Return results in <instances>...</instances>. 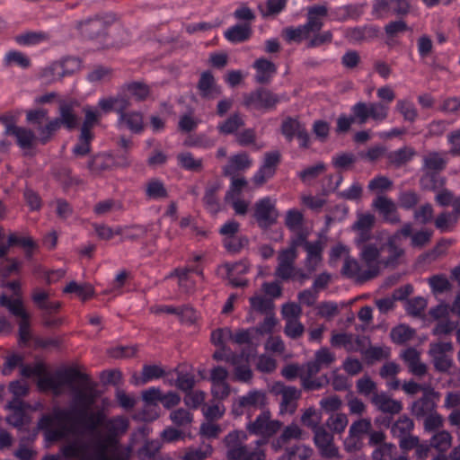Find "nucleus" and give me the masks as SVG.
<instances>
[{
	"instance_id": "50",
	"label": "nucleus",
	"mask_w": 460,
	"mask_h": 460,
	"mask_svg": "<svg viewBox=\"0 0 460 460\" xmlns=\"http://www.w3.org/2000/svg\"><path fill=\"white\" fill-rule=\"evenodd\" d=\"M66 294H75L80 299L85 301L93 295V288L88 284H78L75 281H70L64 288Z\"/></svg>"
},
{
	"instance_id": "41",
	"label": "nucleus",
	"mask_w": 460,
	"mask_h": 460,
	"mask_svg": "<svg viewBox=\"0 0 460 460\" xmlns=\"http://www.w3.org/2000/svg\"><path fill=\"white\" fill-rule=\"evenodd\" d=\"M40 77L46 84H52L56 81L62 79L64 76V70H62V66L58 62L54 61L44 68L41 69L40 73Z\"/></svg>"
},
{
	"instance_id": "49",
	"label": "nucleus",
	"mask_w": 460,
	"mask_h": 460,
	"mask_svg": "<svg viewBox=\"0 0 460 460\" xmlns=\"http://www.w3.org/2000/svg\"><path fill=\"white\" fill-rule=\"evenodd\" d=\"M178 164L186 171L199 172L202 170V159H195L190 152L177 155Z\"/></svg>"
},
{
	"instance_id": "56",
	"label": "nucleus",
	"mask_w": 460,
	"mask_h": 460,
	"mask_svg": "<svg viewBox=\"0 0 460 460\" xmlns=\"http://www.w3.org/2000/svg\"><path fill=\"white\" fill-rule=\"evenodd\" d=\"M423 429L426 433H434L443 429L445 424L444 417L437 411L431 413L424 418Z\"/></svg>"
},
{
	"instance_id": "30",
	"label": "nucleus",
	"mask_w": 460,
	"mask_h": 460,
	"mask_svg": "<svg viewBox=\"0 0 460 460\" xmlns=\"http://www.w3.org/2000/svg\"><path fill=\"white\" fill-rule=\"evenodd\" d=\"M252 165V160L248 154L245 152L232 155L228 163L223 168V173L225 176L235 175L240 171H244L250 168Z\"/></svg>"
},
{
	"instance_id": "58",
	"label": "nucleus",
	"mask_w": 460,
	"mask_h": 460,
	"mask_svg": "<svg viewBox=\"0 0 460 460\" xmlns=\"http://www.w3.org/2000/svg\"><path fill=\"white\" fill-rule=\"evenodd\" d=\"M146 195L151 199H159L166 198L168 192L160 180L152 179L146 184Z\"/></svg>"
},
{
	"instance_id": "19",
	"label": "nucleus",
	"mask_w": 460,
	"mask_h": 460,
	"mask_svg": "<svg viewBox=\"0 0 460 460\" xmlns=\"http://www.w3.org/2000/svg\"><path fill=\"white\" fill-rule=\"evenodd\" d=\"M361 264L362 266L357 259L351 256H347L344 260L341 274L349 279H357L359 281H367L376 278L381 272L378 271L376 274L368 278L366 273L370 270L369 266L362 262Z\"/></svg>"
},
{
	"instance_id": "22",
	"label": "nucleus",
	"mask_w": 460,
	"mask_h": 460,
	"mask_svg": "<svg viewBox=\"0 0 460 460\" xmlns=\"http://www.w3.org/2000/svg\"><path fill=\"white\" fill-rule=\"evenodd\" d=\"M98 106L104 113L115 111L119 118L122 114L128 112L127 110L130 106V102L128 96L123 91V93H119L116 96L101 98L98 102Z\"/></svg>"
},
{
	"instance_id": "53",
	"label": "nucleus",
	"mask_w": 460,
	"mask_h": 460,
	"mask_svg": "<svg viewBox=\"0 0 460 460\" xmlns=\"http://www.w3.org/2000/svg\"><path fill=\"white\" fill-rule=\"evenodd\" d=\"M396 110L403 117L405 121L411 123L415 122L419 115L414 103L408 100H398Z\"/></svg>"
},
{
	"instance_id": "35",
	"label": "nucleus",
	"mask_w": 460,
	"mask_h": 460,
	"mask_svg": "<svg viewBox=\"0 0 460 460\" xmlns=\"http://www.w3.org/2000/svg\"><path fill=\"white\" fill-rule=\"evenodd\" d=\"M119 123L132 133L139 134L144 129L143 115L139 111H128L119 118Z\"/></svg>"
},
{
	"instance_id": "44",
	"label": "nucleus",
	"mask_w": 460,
	"mask_h": 460,
	"mask_svg": "<svg viewBox=\"0 0 460 460\" xmlns=\"http://www.w3.org/2000/svg\"><path fill=\"white\" fill-rule=\"evenodd\" d=\"M94 138L93 133L80 131L77 143L74 146L72 153L78 157H84L91 152L92 141Z\"/></svg>"
},
{
	"instance_id": "38",
	"label": "nucleus",
	"mask_w": 460,
	"mask_h": 460,
	"mask_svg": "<svg viewBox=\"0 0 460 460\" xmlns=\"http://www.w3.org/2000/svg\"><path fill=\"white\" fill-rule=\"evenodd\" d=\"M8 243L11 247L19 246L25 250V257L31 259L33 256V251L38 247L36 242L30 236H21L15 233L8 235Z\"/></svg>"
},
{
	"instance_id": "31",
	"label": "nucleus",
	"mask_w": 460,
	"mask_h": 460,
	"mask_svg": "<svg viewBox=\"0 0 460 460\" xmlns=\"http://www.w3.org/2000/svg\"><path fill=\"white\" fill-rule=\"evenodd\" d=\"M252 34L250 23H237L229 27L224 33L225 38L231 43H242L248 40Z\"/></svg>"
},
{
	"instance_id": "40",
	"label": "nucleus",
	"mask_w": 460,
	"mask_h": 460,
	"mask_svg": "<svg viewBox=\"0 0 460 460\" xmlns=\"http://www.w3.org/2000/svg\"><path fill=\"white\" fill-rule=\"evenodd\" d=\"M452 435L445 429L434 432L430 438V446L440 453H446L452 445Z\"/></svg>"
},
{
	"instance_id": "9",
	"label": "nucleus",
	"mask_w": 460,
	"mask_h": 460,
	"mask_svg": "<svg viewBox=\"0 0 460 460\" xmlns=\"http://www.w3.org/2000/svg\"><path fill=\"white\" fill-rule=\"evenodd\" d=\"M267 403L266 394L262 391L252 390L243 396H239L233 403V413L236 416L252 414L258 410H263Z\"/></svg>"
},
{
	"instance_id": "63",
	"label": "nucleus",
	"mask_w": 460,
	"mask_h": 460,
	"mask_svg": "<svg viewBox=\"0 0 460 460\" xmlns=\"http://www.w3.org/2000/svg\"><path fill=\"white\" fill-rule=\"evenodd\" d=\"M84 120L83 122L80 131L85 133H93L92 128L100 122L101 113L98 111L93 110L90 107H85L84 109Z\"/></svg>"
},
{
	"instance_id": "33",
	"label": "nucleus",
	"mask_w": 460,
	"mask_h": 460,
	"mask_svg": "<svg viewBox=\"0 0 460 460\" xmlns=\"http://www.w3.org/2000/svg\"><path fill=\"white\" fill-rule=\"evenodd\" d=\"M86 376H89L88 375H86ZM89 382H90V377H88L87 382L83 383L81 381H75L71 385H69L75 393L74 402L76 405L75 407H73L72 409H85V411H89L90 407L93 404L94 396L92 393L84 391L78 387L74 386V385L75 383L82 385H85Z\"/></svg>"
},
{
	"instance_id": "8",
	"label": "nucleus",
	"mask_w": 460,
	"mask_h": 460,
	"mask_svg": "<svg viewBox=\"0 0 460 460\" xmlns=\"http://www.w3.org/2000/svg\"><path fill=\"white\" fill-rule=\"evenodd\" d=\"M412 235V225L411 223H405L402 228L397 230L394 234L387 237L385 243V267L396 268L400 263V259L404 255V249L397 244V241L401 236L411 237Z\"/></svg>"
},
{
	"instance_id": "46",
	"label": "nucleus",
	"mask_w": 460,
	"mask_h": 460,
	"mask_svg": "<svg viewBox=\"0 0 460 460\" xmlns=\"http://www.w3.org/2000/svg\"><path fill=\"white\" fill-rule=\"evenodd\" d=\"M309 36L310 34L304 24L297 27H287L282 31V37L288 43H300L308 39Z\"/></svg>"
},
{
	"instance_id": "12",
	"label": "nucleus",
	"mask_w": 460,
	"mask_h": 460,
	"mask_svg": "<svg viewBox=\"0 0 460 460\" xmlns=\"http://www.w3.org/2000/svg\"><path fill=\"white\" fill-rule=\"evenodd\" d=\"M253 217L259 227L264 230L276 224L279 212L270 197L262 198L254 204Z\"/></svg>"
},
{
	"instance_id": "52",
	"label": "nucleus",
	"mask_w": 460,
	"mask_h": 460,
	"mask_svg": "<svg viewBox=\"0 0 460 460\" xmlns=\"http://www.w3.org/2000/svg\"><path fill=\"white\" fill-rule=\"evenodd\" d=\"M16 144L22 149H30L35 141H38V134L27 128L21 127L15 135Z\"/></svg>"
},
{
	"instance_id": "24",
	"label": "nucleus",
	"mask_w": 460,
	"mask_h": 460,
	"mask_svg": "<svg viewBox=\"0 0 460 460\" xmlns=\"http://www.w3.org/2000/svg\"><path fill=\"white\" fill-rule=\"evenodd\" d=\"M296 234L291 238L290 244L287 249L279 252L278 259H283V265L289 266L293 260L298 257L297 248L305 247L309 243L307 234L304 231L296 230Z\"/></svg>"
},
{
	"instance_id": "20",
	"label": "nucleus",
	"mask_w": 460,
	"mask_h": 460,
	"mask_svg": "<svg viewBox=\"0 0 460 460\" xmlns=\"http://www.w3.org/2000/svg\"><path fill=\"white\" fill-rule=\"evenodd\" d=\"M314 440L321 455L325 457L338 456V448L333 444V436L323 426H318L314 430Z\"/></svg>"
},
{
	"instance_id": "51",
	"label": "nucleus",
	"mask_w": 460,
	"mask_h": 460,
	"mask_svg": "<svg viewBox=\"0 0 460 460\" xmlns=\"http://www.w3.org/2000/svg\"><path fill=\"white\" fill-rule=\"evenodd\" d=\"M305 125L297 119L288 117L281 124V133L287 141L291 142Z\"/></svg>"
},
{
	"instance_id": "21",
	"label": "nucleus",
	"mask_w": 460,
	"mask_h": 460,
	"mask_svg": "<svg viewBox=\"0 0 460 460\" xmlns=\"http://www.w3.org/2000/svg\"><path fill=\"white\" fill-rule=\"evenodd\" d=\"M78 30L84 38L90 40L100 39L102 41L107 34V24L102 19L96 16L80 22Z\"/></svg>"
},
{
	"instance_id": "64",
	"label": "nucleus",
	"mask_w": 460,
	"mask_h": 460,
	"mask_svg": "<svg viewBox=\"0 0 460 460\" xmlns=\"http://www.w3.org/2000/svg\"><path fill=\"white\" fill-rule=\"evenodd\" d=\"M356 388L358 393L365 397L378 394L376 384L368 376L359 378L356 383Z\"/></svg>"
},
{
	"instance_id": "57",
	"label": "nucleus",
	"mask_w": 460,
	"mask_h": 460,
	"mask_svg": "<svg viewBox=\"0 0 460 460\" xmlns=\"http://www.w3.org/2000/svg\"><path fill=\"white\" fill-rule=\"evenodd\" d=\"M48 34L41 31H29L17 35L15 40L22 46H34L48 40Z\"/></svg>"
},
{
	"instance_id": "55",
	"label": "nucleus",
	"mask_w": 460,
	"mask_h": 460,
	"mask_svg": "<svg viewBox=\"0 0 460 460\" xmlns=\"http://www.w3.org/2000/svg\"><path fill=\"white\" fill-rule=\"evenodd\" d=\"M165 371L163 367L158 365H148L146 364L142 368V376L140 377V382L137 380L135 381V384H146L152 380L159 379L164 376Z\"/></svg>"
},
{
	"instance_id": "2",
	"label": "nucleus",
	"mask_w": 460,
	"mask_h": 460,
	"mask_svg": "<svg viewBox=\"0 0 460 460\" xmlns=\"http://www.w3.org/2000/svg\"><path fill=\"white\" fill-rule=\"evenodd\" d=\"M128 425L123 416L105 418V433H98L93 440V452H90L89 443L76 438L62 447V454L66 458L79 460H128L131 449L123 447L119 442V437L126 433Z\"/></svg>"
},
{
	"instance_id": "34",
	"label": "nucleus",
	"mask_w": 460,
	"mask_h": 460,
	"mask_svg": "<svg viewBox=\"0 0 460 460\" xmlns=\"http://www.w3.org/2000/svg\"><path fill=\"white\" fill-rule=\"evenodd\" d=\"M244 126V119L239 112L232 113L227 119L217 124V130L222 135H235Z\"/></svg>"
},
{
	"instance_id": "28",
	"label": "nucleus",
	"mask_w": 460,
	"mask_h": 460,
	"mask_svg": "<svg viewBox=\"0 0 460 460\" xmlns=\"http://www.w3.org/2000/svg\"><path fill=\"white\" fill-rule=\"evenodd\" d=\"M328 14L325 5L315 4L308 9L306 22L304 24L309 34L319 32L323 26V19Z\"/></svg>"
},
{
	"instance_id": "11",
	"label": "nucleus",
	"mask_w": 460,
	"mask_h": 460,
	"mask_svg": "<svg viewBox=\"0 0 460 460\" xmlns=\"http://www.w3.org/2000/svg\"><path fill=\"white\" fill-rule=\"evenodd\" d=\"M237 438V436L229 434L226 440L227 442V458L230 460H264V451L260 447L264 441L257 440L256 447L252 448L247 445H241L239 443L230 446L233 439Z\"/></svg>"
},
{
	"instance_id": "3",
	"label": "nucleus",
	"mask_w": 460,
	"mask_h": 460,
	"mask_svg": "<svg viewBox=\"0 0 460 460\" xmlns=\"http://www.w3.org/2000/svg\"><path fill=\"white\" fill-rule=\"evenodd\" d=\"M20 374L24 378L37 376V386L40 391H52L56 394H59L64 385H71L75 381L83 383L88 381L86 374L82 373L76 367H69L57 370L51 375L44 362H36L33 366L30 364H22Z\"/></svg>"
},
{
	"instance_id": "23",
	"label": "nucleus",
	"mask_w": 460,
	"mask_h": 460,
	"mask_svg": "<svg viewBox=\"0 0 460 460\" xmlns=\"http://www.w3.org/2000/svg\"><path fill=\"white\" fill-rule=\"evenodd\" d=\"M373 208L383 217L385 222L395 225L401 221L395 203L385 196H377L372 203Z\"/></svg>"
},
{
	"instance_id": "61",
	"label": "nucleus",
	"mask_w": 460,
	"mask_h": 460,
	"mask_svg": "<svg viewBox=\"0 0 460 460\" xmlns=\"http://www.w3.org/2000/svg\"><path fill=\"white\" fill-rule=\"evenodd\" d=\"M447 165V161L437 152L429 154L424 157V167L427 172H439Z\"/></svg>"
},
{
	"instance_id": "1",
	"label": "nucleus",
	"mask_w": 460,
	"mask_h": 460,
	"mask_svg": "<svg viewBox=\"0 0 460 460\" xmlns=\"http://www.w3.org/2000/svg\"><path fill=\"white\" fill-rule=\"evenodd\" d=\"M106 415L102 411H90L85 409L65 410L54 408L51 413L42 414L38 421V429L43 431L46 442L53 444L64 439L68 433L89 435L90 452H93V440L102 433Z\"/></svg>"
},
{
	"instance_id": "27",
	"label": "nucleus",
	"mask_w": 460,
	"mask_h": 460,
	"mask_svg": "<svg viewBox=\"0 0 460 460\" xmlns=\"http://www.w3.org/2000/svg\"><path fill=\"white\" fill-rule=\"evenodd\" d=\"M370 402L378 411L384 413L397 414L402 410V403L390 398L385 392L374 394L370 397Z\"/></svg>"
},
{
	"instance_id": "42",
	"label": "nucleus",
	"mask_w": 460,
	"mask_h": 460,
	"mask_svg": "<svg viewBox=\"0 0 460 460\" xmlns=\"http://www.w3.org/2000/svg\"><path fill=\"white\" fill-rule=\"evenodd\" d=\"M48 110L46 109H33L26 111V121L32 125L38 133V142L40 144V128H44L42 125L44 120L48 119Z\"/></svg>"
},
{
	"instance_id": "4",
	"label": "nucleus",
	"mask_w": 460,
	"mask_h": 460,
	"mask_svg": "<svg viewBox=\"0 0 460 460\" xmlns=\"http://www.w3.org/2000/svg\"><path fill=\"white\" fill-rule=\"evenodd\" d=\"M371 230H357L358 234L355 238L360 262L366 263L370 268V270L366 273L368 278L387 268L385 267L384 262L385 256L382 255V252L385 251V243L379 239L374 240Z\"/></svg>"
},
{
	"instance_id": "29",
	"label": "nucleus",
	"mask_w": 460,
	"mask_h": 460,
	"mask_svg": "<svg viewBox=\"0 0 460 460\" xmlns=\"http://www.w3.org/2000/svg\"><path fill=\"white\" fill-rule=\"evenodd\" d=\"M47 291L35 288L31 294V300L34 305L45 314H51L58 313L61 307L59 301H50Z\"/></svg>"
},
{
	"instance_id": "36",
	"label": "nucleus",
	"mask_w": 460,
	"mask_h": 460,
	"mask_svg": "<svg viewBox=\"0 0 460 460\" xmlns=\"http://www.w3.org/2000/svg\"><path fill=\"white\" fill-rule=\"evenodd\" d=\"M113 165L114 159L111 155L100 154L89 160L87 167L93 174H102L111 169Z\"/></svg>"
},
{
	"instance_id": "60",
	"label": "nucleus",
	"mask_w": 460,
	"mask_h": 460,
	"mask_svg": "<svg viewBox=\"0 0 460 460\" xmlns=\"http://www.w3.org/2000/svg\"><path fill=\"white\" fill-rule=\"evenodd\" d=\"M312 455V449L305 446H294L287 448L283 460H307Z\"/></svg>"
},
{
	"instance_id": "5",
	"label": "nucleus",
	"mask_w": 460,
	"mask_h": 460,
	"mask_svg": "<svg viewBox=\"0 0 460 460\" xmlns=\"http://www.w3.org/2000/svg\"><path fill=\"white\" fill-rule=\"evenodd\" d=\"M59 117L48 121L44 128H40V144H48L56 134V132L64 127L67 130H72L78 124V118L74 111V104L71 102L62 101L58 107Z\"/></svg>"
},
{
	"instance_id": "14",
	"label": "nucleus",
	"mask_w": 460,
	"mask_h": 460,
	"mask_svg": "<svg viewBox=\"0 0 460 460\" xmlns=\"http://www.w3.org/2000/svg\"><path fill=\"white\" fill-rule=\"evenodd\" d=\"M280 160L281 155L279 151L267 152L264 155L262 164L253 174V183L257 186H261L272 178L276 173Z\"/></svg>"
},
{
	"instance_id": "45",
	"label": "nucleus",
	"mask_w": 460,
	"mask_h": 460,
	"mask_svg": "<svg viewBox=\"0 0 460 460\" xmlns=\"http://www.w3.org/2000/svg\"><path fill=\"white\" fill-rule=\"evenodd\" d=\"M123 91L127 92L136 101H145L150 94V88L147 84L141 82H131L123 86Z\"/></svg>"
},
{
	"instance_id": "37",
	"label": "nucleus",
	"mask_w": 460,
	"mask_h": 460,
	"mask_svg": "<svg viewBox=\"0 0 460 460\" xmlns=\"http://www.w3.org/2000/svg\"><path fill=\"white\" fill-rule=\"evenodd\" d=\"M281 394V410L294 412L296 408V401L301 397V391L295 386H283Z\"/></svg>"
},
{
	"instance_id": "54",
	"label": "nucleus",
	"mask_w": 460,
	"mask_h": 460,
	"mask_svg": "<svg viewBox=\"0 0 460 460\" xmlns=\"http://www.w3.org/2000/svg\"><path fill=\"white\" fill-rule=\"evenodd\" d=\"M377 29L374 26L354 27L347 31V37L350 40L362 41L368 38L376 37Z\"/></svg>"
},
{
	"instance_id": "43",
	"label": "nucleus",
	"mask_w": 460,
	"mask_h": 460,
	"mask_svg": "<svg viewBox=\"0 0 460 460\" xmlns=\"http://www.w3.org/2000/svg\"><path fill=\"white\" fill-rule=\"evenodd\" d=\"M414 155L415 151L411 147L403 146L390 152L387 155V159L392 164L399 167L410 162Z\"/></svg>"
},
{
	"instance_id": "18",
	"label": "nucleus",
	"mask_w": 460,
	"mask_h": 460,
	"mask_svg": "<svg viewBox=\"0 0 460 460\" xmlns=\"http://www.w3.org/2000/svg\"><path fill=\"white\" fill-rule=\"evenodd\" d=\"M296 260H293L289 266H286L283 265V259H278V266L275 270L276 277L284 281L296 280L301 284L309 279L312 273L314 271H310L308 270H305L301 268L296 267Z\"/></svg>"
},
{
	"instance_id": "48",
	"label": "nucleus",
	"mask_w": 460,
	"mask_h": 460,
	"mask_svg": "<svg viewBox=\"0 0 460 460\" xmlns=\"http://www.w3.org/2000/svg\"><path fill=\"white\" fill-rule=\"evenodd\" d=\"M413 428V420L410 417L402 415L392 425L391 432L394 437L400 438L411 434Z\"/></svg>"
},
{
	"instance_id": "59",
	"label": "nucleus",
	"mask_w": 460,
	"mask_h": 460,
	"mask_svg": "<svg viewBox=\"0 0 460 460\" xmlns=\"http://www.w3.org/2000/svg\"><path fill=\"white\" fill-rule=\"evenodd\" d=\"M390 335L394 343L403 344L413 337L414 330L407 325L400 324L392 329Z\"/></svg>"
},
{
	"instance_id": "7",
	"label": "nucleus",
	"mask_w": 460,
	"mask_h": 460,
	"mask_svg": "<svg viewBox=\"0 0 460 460\" xmlns=\"http://www.w3.org/2000/svg\"><path fill=\"white\" fill-rule=\"evenodd\" d=\"M243 99V105L246 109L256 111L272 110L280 101L278 94L264 87H259L254 91L244 93Z\"/></svg>"
},
{
	"instance_id": "26",
	"label": "nucleus",
	"mask_w": 460,
	"mask_h": 460,
	"mask_svg": "<svg viewBox=\"0 0 460 460\" xmlns=\"http://www.w3.org/2000/svg\"><path fill=\"white\" fill-rule=\"evenodd\" d=\"M252 67L256 70L255 82L260 84H270L277 74V66L264 58L256 59Z\"/></svg>"
},
{
	"instance_id": "39",
	"label": "nucleus",
	"mask_w": 460,
	"mask_h": 460,
	"mask_svg": "<svg viewBox=\"0 0 460 460\" xmlns=\"http://www.w3.org/2000/svg\"><path fill=\"white\" fill-rule=\"evenodd\" d=\"M0 305L6 307L12 314L21 319L29 318V314L26 312L22 301L19 298L13 299L7 295L3 294L0 296Z\"/></svg>"
},
{
	"instance_id": "25",
	"label": "nucleus",
	"mask_w": 460,
	"mask_h": 460,
	"mask_svg": "<svg viewBox=\"0 0 460 460\" xmlns=\"http://www.w3.org/2000/svg\"><path fill=\"white\" fill-rule=\"evenodd\" d=\"M197 88L201 98L208 100H213L222 93L221 86L217 84L213 74L209 70L200 74Z\"/></svg>"
},
{
	"instance_id": "17",
	"label": "nucleus",
	"mask_w": 460,
	"mask_h": 460,
	"mask_svg": "<svg viewBox=\"0 0 460 460\" xmlns=\"http://www.w3.org/2000/svg\"><path fill=\"white\" fill-rule=\"evenodd\" d=\"M162 393L159 388L150 387L142 394L145 408L138 413L140 420L144 421H152L159 417L157 402L161 401Z\"/></svg>"
},
{
	"instance_id": "15",
	"label": "nucleus",
	"mask_w": 460,
	"mask_h": 460,
	"mask_svg": "<svg viewBox=\"0 0 460 460\" xmlns=\"http://www.w3.org/2000/svg\"><path fill=\"white\" fill-rule=\"evenodd\" d=\"M281 425L280 421L270 420V412L263 410L254 421L248 424L247 428L250 433L270 438L280 429Z\"/></svg>"
},
{
	"instance_id": "10",
	"label": "nucleus",
	"mask_w": 460,
	"mask_h": 460,
	"mask_svg": "<svg viewBox=\"0 0 460 460\" xmlns=\"http://www.w3.org/2000/svg\"><path fill=\"white\" fill-rule=\"evenodd\" d=\"M411 10L410 0H374L372 6V13L377 18L390 15L404 19Z\"/></svg>"
},
{
	"instance_id": "47",
	"label": "nucleus",
	"mask_w": 460,
	"mask_h": 460,
	"mask_svg": "<svg viewBox=\"0 0 460 460\" xmlns=\"http://www.w3.org/2000/svg\"><path fill=\"white\" fill-rule=\"evenodd\" d=\"M336 19L345 22L349 19L358 20L362 14V8L357 4H345L339 6L334 11Z\"/></svg>"
},
{
	"instance_id": "16",
	"label": "nucleus",
	"mask_w": 460,
	"mask_h": 460,
	"mask_svg": "<svg viewBox=\"0 0 460 460\" xmlns=\"http://www.w3.org/2000/svg\"><path fill=\"white\" fill-rule=\"evenodd\" d=\"M438 397V393L434 389H425L422 396L415 400L411 406V411L412 415L418 420L434 413L437 411V402L435 399Z\"/></svg>"
},
{
	"instance_id": "6",
	"label": "nucleus",
	"mask_w": 460,
	"mask_h": 460,
	"mask_svg": "<svg viewBox=\"0 0 460 460\" xmlns=\"http://www.w3.org/2000/svg\"><path fill=\"white\" fill-rule=\"evenodd\" d=\"M388 111V105L382 102H358L350 108V117L358 125L366 124L369 119L382 122L386 119Z\"/></svg>"
},
{
	"instance_id": "13",
	"label": "nucleus",
	"mask_w": 460,
	"mask_h": 460,
	"mask_svg": "<svg viewBox=\"0 0 460 460\" xmlns=\"http://www.w3.org/2000/svg\"><path fill=\"white\" fill-rule=\"evenodd\" d=\"M453 349V345L450 341L432 342L429 345V354L432 358L435 369L440 373L447 372L452 365L453 360L447 355Z\"/></svg>"
},
{
	"instance_id": "62",
	"label": "nucleus",
	"mask_w": 460,
	"mask_h": 460,
	"mask_svg": "<svg viewBox=\"0 0 460 460\" xmlns=\"http://www.w3.org/2000/svg\"><path fill=\"white\" fill-rule=\"evenodd\" d=\"M251 308L260 314H269L273 309L271 298H266L262 296H253L249 299Z\"/></svg>"
},
{
	"instance_id": "32",
	"label": "nucleus",
	"mask_w": 460,
	"mask_h": 460,
	"mask_svg": "<svg viewBox=\"0 0 460 460\" xmlns=\"http://www.w3.org/2000/svg\"><path fill=\"white\" fill-rule=\"evenodd\" d=\"M306 257L305 267L310 271H315L323 259V245L320 241L309 242L305 247Z\"/></svg>"
}]
</instances>
